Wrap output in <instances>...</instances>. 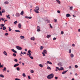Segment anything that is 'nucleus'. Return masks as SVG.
<instances>
[{
	"label": "nucleus",
	"instance_id": "obj_1",
	"mask_svg": "<svg viewBox=\"0 0 80 80\" xmlns=\"http://www.w3.org/2000/svg\"><path fill=\"white\" fill-rule=\"evenodd\" d=\"M54 77V74L53 73H51L48 75L47 77V78L48 79H52Z\"/></svg>",
	"mask_w": 80,
	"mask_h": 80
},
{
	"label": "nucleus",
	"instance_id": "obj_2",
	"mask_svg": "<svg viewBox=\"0 0 80 80\" xmlns=\"http://www.w3.org/2000/svg\"><path fill=\"white\" fill-rule=\"evenodd\" d=\"M40 10V8H39V7L38 6H36L35 7V9L34 10V12H35L36 13H39V12L38 11V10Z\"/></svg>",
	"mask_w": 80,
	"mask_h": 80
},
{
	"label": "nucleus",
	"instance_id": "obj_3",
	"mask_svg": "<svg viewBox=\"0 0 80 80\" xmlns=\"http://www.w3.org/2000/svg\"><path fill=\"white\" fill-rule=\"evenodd\" d=\"M16 48H17V49L18 50H21L22 49V47L19 46H17L16 47Z\"/></svg>",
	"mask_w": 80,
	"mask_h": 80
},
{
	"label": "nucleus",
	"instance_id": "obj_4",
	"mask_svg": "<svg viewBox=\"0 0 80 80\" xmlns=\"http://www.w3.org/2000/svg\"><path fill=\"white\" fill-rule=\"evenodd\" d=\"M31 51L30 50H29L28 51V54H27V55L29 56V57H30V56H31Z\"/></svg>",
	"mask_w": 80,
	"mask_h": 80
},
{
	"label": "nucleus",
	"instance_id": "obj_5",
	"mask_svg": "<svg viewBox=\"0 0 80 80\" xmlns=\"http://www.w3.org/2000/svg\"><path fill=\"white\" fill-rule=\"evenodd\" d=\"M15 16H16L17 17H19L20 16V13H18V12H17L16 13Z\"/></svg>",
	"mask_w": 80,
	"mask_h": 80
},
{
	"label": "nucleus",
	"instance_id": "obj_6",
	"mask_svg": "<svg viewBox=\"0 0 80 80\" xmlns=\"http://www.w3.org/2000/svg\"><path fill=\"white\" fill-rule=\"evenodd\" d=\"M19 65V64L17 63V64H15L14 65L13 67L14 68L17 67H18V66Z\"/></svg>",
	"mask_w": 80,
	"mask_h": 80
},
{
	"label": "nucleus",
	"instance_id": "obj_7",
	"mask_svg": "<svg viewBox=\"0 0 80 80\" xmlns=\"http://www.w3.org/2000/svg\"><path fill=\"white\" fill-rule=\"evenodd\" d=\"M11 50L12 52H14V53H17V52L13 49H12Z\"/></svg>",
	"mask_w": 80,
	"mask_h": 80
},
{
	"label": "nucleus",
	"instance_id": "obj_8",
	"mask_svg": "<svg viewBox=\"0 0 80 80\" xmlns=\"http://www.w3.org/2000/svg\"><path fill=\"white\" fill-rule=\"evenodd\" d=\"M25 18L27 19L29 18V19H32V17H28V16L25 17Z\"/></svg>",
	"mask_w": 80,
	"mask_h": 80
},
{
	"label": "nucleus",
	"instance_id": "obj_9",
	"mask_svg": "<svg viewBox=\"0 0 80 80\" xmlns=\"http://www.w3.org/2000/svg\"><path fill=\"white\" fill-rule=\"evenodd\" d=\"M58 65L60 67H61V66H62V63L61 62L58 63Z\"/></svg>",
	"mask_w": 80,
	"mask_h": 80
},
{
	"label": "nucleus",
	"instance_id": "obj_10",
	"mask_svg": "<svg viewBox=\"0 0 80 80\" xmlns=\"http://www.w3.org/2000/svg\"><path fill=\"white\" fill-rule=\"evenodd\" d=\"M71 17V15L70 14H66V17Z\"/></svg>",
	"mask_w": 80,
	"mask_h": 80
},
{
	"label": "nucleus",
	"instance_id": "obj_11",
	"mask_svg": "<svg viewBox=\"0 0 80 80\" xmlns=\"http://www.w3.org/2000/svg\"><path fill=\"white\" fill-rule=\"evenodd\" d=\"M43 53H44L45 54H47V51L46 52V50L44 49L43 50Z\"/></svg>",
	"mask_w": 80,
	"mask_h": 80
},
{
	"label": "nucleus",
	"instance_id": "obj_12",
	"mask_svg": "<svg viewBox=\"0 0 80 80\" xmlns=\"http://www.w3.org/2000/svg\"><path fill=\"white\" fill-rule=\"evenodd\" d=\"M31 40H33V41L35 40V37H33L31 38Z\"/></svg>",
	"mask_w": 80,
	"mask_h": 80
},
{
	"label": "nucleus",
	"instance_id": "obj_13",
	"mask_svg": "<svg viewBox=\"0 0 80 80\" xmlns=\"http://www.w3.org/2000/svg\"><path fill=\"white\" fill-rule=\"evenodd\" d=\"M68 72V70L65 71H63L62 72V74H65V73H66V72Z\"/></svg>",
	"mask_w": 80,
	"mask_h": 80
},
{
	"label": "nucleus",
	"instance_id": "obj_14",
	"mask_svg": "<svg viewBox=\"0 0 80 80\" xmlns=\"http://www.w3.org/2000/svg\"><path fill=\"white\" fill-rule=\"evenodd\" d=\"M23 14H24V12H23V11H22L20 13V15H23Z\"/></svg>",
	"mask_w": 80,
	"mask_h": 80
},
{
	"label": "nucleus",
	"instance_id": "obj_15",
	"mask_svg": "<svg viewBox=\"0 0 80 80\" xmlns=\"http://www.w3.org/2000/svg\"><path fill=\"white\" fill-rule=\"evenodd\" d=\"M70 56L71 57V58H73V57H74V55H73V54L71 53V54Z\"/></svg>",
	"mask_w": 80,
	"mask_h": 80
},
{
	"label": "nucleus",
	"instance_id": "obj_16",
	"mask_svg": "<svg viewBox=\"0 0 80 80\" xmlns=\"http://www.w3.org/2000/svg\"><path fill=\"white\" fill-rule=\"evenodd\" d=\"M6 70H7V68L5 67H4L3 69V72H6Z\"/></svg>",
	"mask_w": 80,
	"mask_h": 80
},
{
	"label": "nucleus",
	"instance_id": "obj_17",
	"mask_svg": "<svg viewBox=\"0 0 80 80\" xmlns=\"http://www.w3.org/2000/svg\"><path fill=\"white\" fill-rule=\"evenodd\" d=\"M43 49V46H41L40 48V50H42Z\"/></svg>",
	"mask_w": 80,
	"mask_h": 80
},
{
	"label": "nucleus",
	"instance_id": "obj_18",
	"mask_svg": "<svg viewBox=\"0 0 80 80\" xmlns=\"http://www.w3.org/2000/svg\"><path fill=\"white\" fill-rule=\"evenodd\" d=\"M18 28H21V24L19 23V24H18Z\"/></svg>",
	"mask_w": 80,
	"mask_h": 80
},
{
	"label": "nucleus",
	"instance_id": "obj_19",
	"mask_svg": "<svg viewBox=\"0 0 80 80\" xmlns=\"http://www.w3.org/2000/svg\"><path fill=\"white\" fill-rule=\"evenodd\" d=\"M3 53H4V55H5L6 56H7V52H6L4 51L3 52Z\"/></svg>",
	"mask_w": 80,
	"mask_h": 80
},
{
	"label": "nucleus",
	"instance_id": "obj_20",
	"mask_svg": "<svg viewBox=\"0 0 80 80\" xmlns=\"http://www.w3.org/2000/svg\"><path fill=\"white\" fill-rule=\"evenodd\" d=\"M48 63L49 64H50V65H52V62H50V61H47Z\"/></svg>",
	"mask_w": 80,
	"mask_h": 80
},
{
	"label": "nucleus",
	"instance_id": "obj_21",
	"mask_svg": "<svg viewBox=\"0 0 80 80\" xmlns=\"http://www.w3.org/2000/svg\"><path fill=\"white\" fill-rule=\"evenodd\" d=\"M20 38L21 39H23L25 38V37L23 36H20Z\"/></svg>",
	"mask_w": 80,
	"mask_h": 80
},
{
	"label": "nucleus",
	"instance_id": "obj_22",
	"mask_svg": "<svg viewBox=\"0 0 80 80\" xmlns=\"http://www.w3.org/2000/svg\"><path fill=\"white\" fill-rule=\"evenodd\" d=\"M4 4H8L9 3V2L8 1H6L4 2Z\"/></svg>",
	"mask_w": 80,
	"mask_h": 80
},
{
	"label": "nucleus",
	"instance_id": "obj_23",
	"mask_svg": "<svg viewBox=\"0 0 80 80\" xmlns=\"http://www.w3.org/2000/svg\"><path fill=\"white\" fill-rule=\"evenodd\" d=\"M0 26L1 27H3L4 26V25L3 24H0Z\"/></svg>",
	"mask_w": 80,
	"mask_h": 80
},
{
	"label": "nucleus",
	"instance_id": "obj_24",
	"mask_svg": "<svg viewBox=\"0 0 80 80\" xmlns=\"http://www.w3.org/2000/svg\"><path fill=\"white\" fill-rule=\"evenodd\" d=\"M6 29L7 28L5 26H4L2 28V30H6Z\"/></svg>",
	"mask_w": 80,
	"mask_h": 80
},
{
	"label": "nucleus",
	"instance_id": "obj_25",
	"mask_svg": "<svg viewBox=\"0 0 80 80\" xmlns=\"http://www.w3.org/2000/svg\"><path fill=\"white\" fill-rule=\"evenodd\" d=\"M5 9H2V13H5Z\"/></svg>",
	"mask_w": 80,
	"mask_h": 80
},
{
	"label": "nucleus",
	"instance_id": "obj_26",
	"mask_svg": "<svg viewBox=\"0 0 80 80\" xmlns=\"http://www.w3.org/2000/svg\"><path fill=\"white\" fill-rule=\"evenodd\" d=\"M56 1L58 3H59V4H60V1L59 0H56Z\"/></svg>",
	"mask_w": 80,
	"mask_h": 80
},
{
	"label": "nucleus",
	"instance_id": "obj_27",
	"mask_svg": "<svg viewBox=\"0 0 80 80\" xmlns=\"http://www.w3.org/2000/svg\"><path fill=\"white\" fill-rule=\"evenodd\" d=\"M15 32H18L19 33L20 32V31L19 30H15Z\"/></svg>",
	"mask_w": 80,
	"mask_h": 80
},
{
	"label": "nucleus",
	"instance_id": "obj_28",
	"mask_svg": "<svg viewBox=\"0 0 80 80\" xmlns=\"http://www.w3.org/2000/svg\"><path fill=\"white\" fill-rule=\"evenodd\" d=\"M51 37V35H48L47 36V38H50Z\"/></svg>",
	"mask_w": 80,
	"mask_h": 80
},
{
	"label": "nucleus",
	"instance_id": "obj_29",
	"mask_svg": "<svg viewBox=\"0 0 80 80\" xmlns=\"http://www.w3.org/2000/svg\"><path fill=\"white\" fill-rule=\"evenodd\" d=\"M0 77H2V78H3L4 77V76L2 74H1L0 75Z\"/></svg>",
	"mask_w": 80,
	"mask_h": 80
},
{
	"label": "nucleus",
	"instance_id": "obj_30",
	"mask_svg": "<svg viewBox=\"0 0 80 80\" xmlns=\"http://www.w3.org/2000/svg\"><path fill=\"white\" fill-rule=\"evenodd\" d=\"M0 68H3V66L2 65V64H1V62H0Z\"/></svg>",
	"mask_w": 80,
	"mask_h": 80
},
{
	"label": "nucleus",
	"instance_id": "obj_31",
	"mask_svg": "<svg viewBox=\"0 0 80 80\" xmlns=\"http://www.w3.org/2000/svg\"><path fill=\"white\" fill-rule=\"evenodd\" d=\"M60 70H64L63 68V67H61V68H60Z\"/></svg>",
	"mask_w": 80,
	"mask_h": 80
},
{
	"label": "nucleus",
	"instance_id": "obj_32",
	"mask_svg": "<svg viewBox=\"0 0 80 80\" xmlns=\"http://www.w3.org/2000/svg\"><path fill=\"white\" fill-rule=\"evenodd\" d=\"M39 67H41V68H42V67H43V65H42V64H39Z\"/></svg>",
	"mask_w": 80,
	"mask_h": 80
},
{
	"label": "nucleus",
	"instance_id": "obj_33",
	"mask_svg": "<svg viewBox=\"0 0 80 80\" xmlns=\"http://www.w3.org/2000/svg\"><path fill=\"white\" fill-rule=\"evenodd\" d=\"M22 76H23L24 77H26V75H25V73H23L22 74Z\"/></svg>",
	"mask_w": 80,
	"mask_h": 80
},
{
	"label": "nucleus",
	"instance_id": "obj_34",
	"mask_svg": "<svg viewBox=\"0 0 80 80\" xmlns=\"http://www.w3.org/2000/svg\"><path fill=\"white\" fill-rule=\"evenodd\" d=\"M17 70L18 71H19V70H20V68L18 67L17 68Z\"/></svg>",
	"mask_w": 80,
	"mask_h": 80
},
{
	"label": "nucleus",
	"instance_id": "obj_35",
	"mask_svg": "<svg viewBox=\"0 0 80 80\" xmlns=\"http://www.w3.org/2000/svg\"><path fill=\"white\" fill-rule=\"evenodd\" d=\"M17 23H18L17 21H15L14 22V24H15V25H16V24H17Z\"/></svg>",
	"mask_w": 80,
	"mask_h": 80
},
{
	"label": "nucleus",
	"instance_id": "obj_36",
	"mask_svg": "<svg viewBox=\"0 0 80 80\" xmlns=\"http://www.w3.org/2000/svg\"><path fill=\"white\" fill-rule=\"evenodd\" d=\"M14 61L15 62H18V60L17 59H14Z\"/></svg>",
	"mask_w": 80,
	"mask_h": 80
},
{
	"label": "nucleus",
	"instance_id": "obj_37",
	"mask_svg": "<svg viewBox=\"0 0 80 80\" xmlns=\"http://www.w3.org/2000/svg\"><path fill=\"white\" fill-rule=\"evenodd\" d=\"M30 72L31 73H34V71L32 70H31Z\"/></svg>",
	"mask_w": 80,
	"mask_h": 80
},
{
	"label": "nucleus",
	"instance_id": "obj_38",
	"mask_svg": "<svg viewBox=\"0 0 80 80\" xmlns=\"http://www.w3.org/2000/svg\"><path fill=\"white\" fill-rule=\"evenodd\" d=\"M56 69H57V70H60V68H58V67H56Z\"/></svg>",
	"mask_w": 80,
	"mask_h": 80
},
{
	"label": "nucleus",
	"instance_id": "obj_39",
	"mask_svg": "<svg viewBox=\"0 0 80 80\" xmlns=\"http://www.w3.org/2000/svg\"><path fill=\"white\" fill-rule=\"evenodd\" d=\"M47 68L48 70H51V68H50V67H47Z\"/></svg>",
	"mask_w": 80,
	"mask_h": 80
},
{
	"label": "nucleus",
	"instance_id": "obj_40",
	"mask_svg": "<svg viewBox=\"0 0 80 80\" xmlns=\"http://www.w3.org/2000/svg\"><path fill=\"white\" fill-rule=\"evenodd\" d=\"M46 21L48 23H50V20H47Z\"/></svg>",
	"mask_w": 80,
	"mask_h": 80
},
{
	"label": "nucleus",
	"instance_id": "obj_41",
	"mask_svg": "<svg viewBox=\"0 0 80 80\" xmlns=\"http://www.w3.org/2000/svg\"><path fill=\"white\" fill-rule=\"evenodd\" d=\"M13 57H16V54H15V53H13Z\"/></svg>",
	"mask_w": 80,
	"mask_h": 80
},
{
	"label": "nucleus",
	"instance_id": "obj_42",
	"mask_svg": "<svg viewBox=\"0 0 80 80\" xmlns=\"http://www.w3.org/2000/svg\"><path fill=\"white\" fill-rule=\"evenodd\" d=\"M50 27L51 28H52L53 27H52V25H51V24H49Z\"/></svg>",
	"mask_w": 80,
	"mask_h": 80
},
{
	"label": "nucleus",
	"instance_id": "obj_43",
	"mask_svg": "<svg viewBox=\"0 0 80 80\" xmlns=\"http://www.w3.org/2000/svg\"><path fill=\"white\" fill-rule=\"evenodd\" d=\"M5 35H6V36H7L8 35V33H6L5 34Z\"/></svg>",
	"mask_w": 80,
	"mask_h": 80
},
{
	"label": "nucleus",
	"instance_id": "obj_44",
	"mask_svg": "<svg viewBox=\"0 0 80 80\" xmlns=\"http://www.w3.org/2000/svg\"><path fill=\"white\" fill-rule=\"evenodd\" d=\"M73 9V7L72 6L70 8V10H72Z\"/></svg>",
	"mask_w": 80,
	"mask_h": 80
},
{
	"label": "nucleus",
	"instance_id": "obj_45",
	"mask_svg": "<svg viewBox=\"0 0 80 80\" xmlns=\"http://www.w3.org/2000/svg\"><path fill=\"white\" fill-rule=\"evenodd\" d=\"M1 20H2V21H4V20H5V19H4L3 18H2Z\"/></svg>",
	"mask_w": 80,
	"mask_h": 80
},
{
	"label": "nucleus",
	"instance_id": "obj_46",
	"mask_svg": "<svg viewBox=\"0 0 80 80\" xmlns=\"http://www.w3.org/2000/svg\"><path fill=\"white\" fill-rule=\"evenodd\" d=\"M37 28L38 29H40V26H37Z\"/></svg>",
	"mask_w": 80,
	"mask_h": 80
},
{
	"label": "nucleus",
	"instance_id": "obj_47",
	"mask_svg": "<svg viewBox=\"0 0 80 80\" xmlns=\"http://www.w3.org/2000/svg\"><path fill=\"white\" fill-rule=\"evenodd\" d=\"M37 32H40L41 30L39 29H38L37 30Z\"/></svg>",
	"mask_w": 80,
	"mask_h": 80
},
{
	"label": "nucleus",
	"instance_id": "obj_48",
	"mask_svg": "<svg viewBox=\"0 0 80 80\" xmlns=\"http://www.w3.org/2000/svg\"><path fill=\"white\" fill-rule=\"evenodd\" d=\"M55 80H57L58 79V77H55Z\"/></svg>",
	"mask_w": 80,
	"mask_h": 80
},
{
	"label": "nucleus",
	"instance_id": "obj_49",
	"mask_svg": "<svg viewBox=\"0 0 80 80\" xmlns=\"http://www.w3.org/2000/svg\"><path fill=\"white\" fill-rule=\"evenodd\" d=\"M30 58H31V59H33V57L32 56H30Z\"/></svg>",
	"mask_w": 80,
	"mask_h": 80
},
{
	"label": "nucleus",
	"instance_id": "obj_50",
	"mask_svg": "<svg viewBox=\"0 0 80 80\" xmlns=\"http://www.w3.org/2000/svg\"><path fill=\"white\" fill-rule=\"evenodd\" d=\"M9 29L8 30L9 31H11L12 30V28H10L9 27Z\"/></svg>",
	"mask_w": 80,
	"mask_h": 80
},
{
	"label": "nucleus",
	"instance_id": "obj_51",
	"mask_svg": "<svg viewBox=\"0 0 80 80\" xmlns=\"http://www.w3.org/2000/svg\"><path fill=\"white\" fill-rule=\"evenodd\" d=\"M69 53H71V49H70L69 50Z\"/></svg>",
	"mask_w": 80,
	"mask_h": 80
},
{
	"label": "nucleus",
	"instance_id": "obj_52",
	"mask_svg": "<svg viewBox=\"0 0 80 80\" xmlns=\"http://www.w3.org/2000/svg\"><path fill=\"white\" fill-rule=\"evenodd\" d=\"M55 22H57V19H54V20Z\"/></svg>",
	"mask_w": 80,
	"mask_h": 80
},
{
	"label": "nucleus",
	"instance_id": "obj_53",
	"mask_svg": "<svg viewBox=\"0 0 80 80\" xmlns=\"http://www.w3.org/2000/svg\"><path fill=\"white\" fill-rule=\"evenodd\" d=\"M75 68H78V66H77V65H75Z\"/></svg>",
	"mask_w": 80,
	"mask_h": 80
},
{
	"label": "nucleus",
	"instance_id": "obj_54",
	"mask_svg": "<svg viewBox=\"0 0 80 80\" xmlns=\"http://www.w3.org/2000/svg\"><path fill=\"white\" fill-rule=\"evenodd\" d=\"M61 34H62V35L63 34V32L61 31Z\"/></svg>",
	"mask_w": 80,
	"mask_h": 80
},
{
	"label": "nucleus",
	"instance_id": "obj_55",
	"mask_svg": "<svg viewBox=\"0 0 80 80\" xmlns=\"http://www.w3.org/2000/svg\"><path fill=\"white\" fill-rule=\"evenodd\" d=\"M57 12L58 13H60V11L59 10Z\"/></svg>",
	"mask_w": 80,
	"mask_h": 80
},
{
	"label": "nucleus",
	"instance_id": "obj_56",
	"mask_svg": "<svg viewBox=\"0 0 80 80\" xmlns=\"http://www.w3.org/2000/svg\"><path fill=\"white\" fill-rule=\"evenodd\" d=\"M42 54H43V56H45V54L43 52H42Z\"/></svg>",
	"mask_w": 80,
	"mask_h": 80
},
{
	"label": "nucleus",
	"instance_id": "obj_57",
	"mask_svg": "<svg viewBox=\"0 0 80 80\" xmlns=\"http://www.w3.org/2000/svg\"><path fill=\"white\" fill-rule=\"evenodd\" d=\"M2 12H1V11H0V15H1V16H2Z\"/></svg>",
	"mask_w": 80,
	"mask_h": 80
},
{
	"label": "nucleus",
	"instance_id": "obj_58",
	"mask_svg": "<svg viewBox=\"0 0 80 80\" xmlns=\"http://www.w3.org/2000/svg\"><path fill=\"white\" fill-rule=\"evenodd\" d=\"M57 40V38H53V40Z\"/></svg>",
	"mask_w": 80,
	"mask_h": 80
},
{
	"label": "nucleus",
	"instance_id": "obj_59",
	"mask_svg": "<svg viewBox=\"0 0 80 80\" xmlns=\"http://www.w3.org/2000/svg\"><path fill=\"white\" fill-rule=\"evenodd\" d=\"M28 79H31V78H30V77L29 76H28Z\"/></svg>",
	"mask_w": 80,
	"mask_h": 80
},
{
	"label": "nucleus",
	"instance_id": "obj_60",
	"mask_svg": "<svg viewBox=\"0 0 80 80\" xmlns=\"http://www.w3.org/2000/svg\"><path fill=\"white\" fill-rule=\"evenodd\" d=\"M15 80H20V79H18V78H16L15 79Z\"/></svg>",
	"mask_w": 80,
	"mask_h": 80
},
{
	"label": "nucleus",
	"instance_id": "obj_61",
	"mask_svg": "<svg viewBox=\"0 0 80 80\" xmlns=\"http://www.w3.org/2000/svg\"><path fill=\"white\" fill-rule=\"evenodd\" d=\"M72 47H75V44H72Z\"/></svg>",
	"mask_w": 80,
	"mask_h": 80
},
{
	"label": "nucleus",
	"instance_id": "obj_62",
	"mask_svg": "<svg viewBox=\"0 0 80 80\" xmlns=\"http://www.w3.org/2000/svg\"><path fill=\"white\" fill-rule=\"evenodd\" d=\"M25 52H27V49H25L24 50Z\"/></svg>",
	"mask_w": 80,
	"mask_h": 80
},
{
	"label": "nucleus",
	"instance_id": "obj_63",
	"mask_svg": "<svg viewBox=\"0 0 80 80\" xmlns=\"http://www.w3.org/2000/svg\"><path fill=\"white\" fill-rule=\"evenodd\" d=\"M69 69H70L71 68H72V67L71 66H69Z\"/></svg>",
	"mask_w": 80,
	"mask_h": 80
},
{
	"label": "nucleus",
	"instance_id": "obj_64",
	"mask_svg": "<svg viewBox=\"0 0 80 80\" xmlns=\"http://www.w3.org/2000/svg\"><path fill=\"white\" fill-rule=\"evenodd\" d=\"M78 32H80V29H78Z\"/></svg>",
	"mask_w": 80,
	"mask_h": 80
}]
</instances>
